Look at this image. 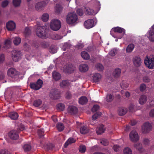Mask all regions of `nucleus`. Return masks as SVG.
Listing matches in <instances>:
<instances>
[{
  "mask_svg": "<svg viewBox=\"0 0 154 154\" xmlns=\"http://www.w3.org/2000/svg\"><path fill=\"white\" fill-rule=\"evenodd\" d=\"M48 30L45 26H38L36 30V35L42 38H45L48 37Z\"/></svg>",
  "mask_w": 154,
  "mask_h": 154,
  "instance_id": "obj_1",
  "label": "nucleus"
},
{
  "mask_svg": "<svg viewBox=\"0 0 154 154\" xmlns=\"http://www.w3.org/2000/svg\"><path fill=\"white\" fill-rule=\"evenodd\" d=\"M66 22L69 24L75 23L77 21L78 17L75 13L70 12L69 13L66 17Z\"/></svg>",
  "mask_w": 154,
  "mask_h": 154,
  "instance_id": "obj_2",
  "label": "nucleus"
},
{
  "mask_svg": "<svg viewBox=\"0 0 154 154\" xmlns=\"http://www.w3.org/2000/svg\"><path fill=\"white\" fill-rule=\"evenodd\" d=\"M50 27L52 30L54 31H57L61 27V22L59 20H53L51 22Z\"/></svg>",
  "mask_w": 154,
  "mask_h": 154,
  "instance_id": "obj_3",
  "label": "nucleus"
},
{
  "mask_svg": "<svg viewBox=\"0 0 154 154\" xmlns=\"http://www.w3.org/2000/svg\"><path fill=\"white\" fill-rule=\"evenodd\" d=\"M22 54L20 51L14 50L11 52V57L15 62L18 61L22 57Z\"/></svg>",
  "mask_w": 154,
  "mask_h": 154,
  "instance_id": "obj_4",
  "label": "nucleus"
},
{
  "mask_svg": "<svg viewBox=\"0 0 154 154\" xmlns=\"http://www.w3.org/2000/svg\"><path fill=\"white\" fill-rule=\"evenodd\" d=\"M144 63L146 66L149 69L154 68V56L148 57H146L144 60Z\"/></svg>",
  "mask_w": 154,
  "mask_h": 154,
  "instance_id": "obj_5",
  "label": "nucleus"
},
{
  "mask_svg": "<svg viewBox=\"0 0 154 154\" xmlns=\"http://www.w3.org/2000/svg\"><path fill=\"white\" fill-rule=\"evenodd\" d=\"M19 75V72L15 69L10 68V80L13 82L17 80Z\"/></svg>",
  "mask_w": 154,
  "mask_h": 154,
  "instance_id": "obj_6",
  "label": "nucleus"
},
{
  "mask_svg": "<svg viewBox=\"0 0 154 154\" xmlns=\"http://www.w3.org/2000/svg\"><path fill=\"white\" fill-rule=\"evenodd\" d=\"M152 128V126L151 124L148 122H146L142 126V131L143 133H147L151 131Z\"/></svg>",
  "mask_w": 154,
  "mask_h": 154,
  "instance_id": "obj_7",
  "label": "nucleus"
},
{
  "mask_svg": "<svg viewBox=\"0 0 154 154\" xmlns=\"http://www.w3.org/2000/svg\"><path fill=\"white\" fill-rule=\"evenodd\" d=\"M43 84V82L42 80L39 79L36 83H30L29 86L31 88L37 90L41 88Z\"/></svg>",
  "mask_w": 154,
  "mask_h": 154,
  "instance_id": "obj_8",
  "label": "nucleus"
},
{
  "mask_svg": "<svg viewBox=\"0 0 154 154\" xmlns=\"http://www.w3.org/2000/svg\"><path fill=\"white\" fill-rule=\"evenodd\" d=\"M129 137L131 140L133 142H136L139 140L138 134L134 130L130 132Z\"/></svg>",
  "mask_w": 154,
  "mask_h": 154,
  "instance_id": "obj_9",
  "label": "nucleus"
},
{
  "mask_svg": "<svg viewBox=\"0 0 154 154\" xmlns=\"http://www.w3.org/2000/svg\"><path fill=\"white\" fill-rule=\"evenodd\" d=\"M84 25L86 29H90L95 26L94 21L92 19L87 20L85 22Z\"/></svg>",
  "mask_w": 154,
  "mask_h": 154,
  "instance_id": "obj_10",
  "label": "nucleus"
},
{
  "mask_svg": "<svg viewBox=\"0 0 154 154\" xmlns=\"http://www.w3.org/2000/svg\"><path fill=\"white\" fill-rule=\"evenodd\" d=\"M133 62L134 66L137 67L140 66L142 63L141 58L138 57H135L133 58Z\"/></svg>",
  "mask_w": 154,
  "mask_h": 154,
  "instance_id": "obj_11",
  "label": "nucleus"
},
{
  "mask_svg": "<svg viewBox=\"0 0 154 154\" xmlns=\"http://www.w3.org/2000/svg\"><path fill=\"white\" fill-rule=\"evenodd\" d=\"M49 96L51 98L58 99L60 97L59 92L57 90H53L51 91Z\"/></svg>",
  "mask_w": 154,
  "mask_h": 154,
  "instance_id": "obj_12",
  "label": "nucleus"
},
{
  "mask_svg": "<svg viewBox=\"0 0 154 154\" xmlns=\"http://www.w3.org/2000/svg\"><path fill=\"white\" fill-rule=\"evenodd\" d=\"M92 78L93 81L97 83L99 82L101 80L102 76L100 74L96 73L93 75Z\"/></svg>",
  "mask_w": 154,
  "mask_h": 154,
  "instance_id": "obj_13",
  "label": "nucleus"
},
{
  "mask_svg": "<svg viewBox=\"0 0 154 154\" xmlns=\"http://www.w3.org/2000/svg\"><path fill=\"white\" fill-rule=\"evenodd\" d=\"M88 66L86 64H81L79 66V69L82 72H85L88 71Z\"/></svg>",
  "mask_w": 154,
  "mask_h": 154,
  "instance_id": "obj_14",
  "label": "nucleus"
},
{
  "mask_svg": "<svg viewBox=\"0 0 154 154\" xmlns=\"http://www.w3.org/2000/svg\"><path fill=\"white\" fill-rule=\"evenodd\" d=\"M105 130V128L103 125H98L96 129V132L98 134L104 133Z\"/></svg>",
  "mask_w": 154,
  "mask_h": 154,
  "instance_id": "obj_15",
  "label": "nucleus"
},
{
  "mask_svg": "<svg viewBox=\"0 0 154 154\" xmlns=\"http://www.w3.org/2000/svg\"><path fill=\"white\" fill-rule=\"evenodd\" d=\"M68 111L71 114H75L77 113L78 109L76 107L74 106H70L68 108Z\"/></svg>",
  "mask_w": 154,
  "mask_h": 154,
  "instance_id": "obj_16",
  "label": "nucleus"
},
{
  "mask_svg": "<svg viewBox=\"0 0 154 154\" xmlns=\"http://www.w3.org/2000/svg\"><path fill=\"white\" fill-rule=\"evenodd\" d=\"M147 100V97L145 95H142L140 97L139 99V103L141 105H143L145 104Z\"/></svg>",
  "mask_w": 154,
  "mask_h": 154,
  "instance_id": "obj_17",
  "label": "nucleus"
},
{
  "mask_svg": "<svg viewBox=\"0 0 154 154\" xmlns=\"http://www.w3.org/2000/svg\"><path fill=\"white\" fill-rule=\"evenodd\" d=\"M17 132L15 130H12L10 132V138L13 140H16L18 138Z\"/></svg>",
  "mask_w": 154,
  "mask_h": 154,
  "instance_id": "obj_18",
  "label": "nucleus"
},
{
  "mask_svg": "<svg viewBox=\"0 0 154 154\" xmlns=\"http://www.w3.org/2000/svg\"><path fill=\"white\" fill-rule=\"evenodd\" d=\"M45 6L44 2H38L36 3L35 5V8L37 10L42 9V7Z\"/></svg>",
  "mask_w": 154,
  "mask_h": 154,
  "instance_id": "obj_19",
  "label": "nucleus"
},
{
  "mask_svg": "<svg viewBox=\"0 0 154 154\" xmlns=\"http://www.w3.org/2000/svg\"><path fill=\"white\" fill-rule=\"evenodd\" d=\"M113 30L115 32L119 33H123L124 34L125 32V30L124 29L119 27H115L113 29Z\"/></svg>",
  "mask_w": 154,
  "mask_h": 154,
  "instance_id": "obj_20",
  "label": "nucleus"
},
{
  "mask_svg": "<svg viewBox=\"0 0 154 154\" xmlns=\"http://www.w3.org/2000/svg\"><path fill=\"white\" fill-rule=\"evenodd\" d=\"M118 112L119 115L121 116H123L127 112V109L126 108L121 107L119 108Z\"/></svg>",
  "mask_w": 154,
  "mask_h": 154,
  "instance_id": "obj_21",
  "label": "nucleus"
},
{
  "mask_svg": "<svg viewBox=\"0 0 154 154\" xmlns=\"http://www.w3.org/2000/svg\"><path fill=\"white\" fill-rule=\"evenodd\" d=\"M79 101L80 104L84 105L88 102V100L85 97L82 96L79 98Z\"/></svg>",
  "mask_w": 154,
  "mask_h": 154,
  "instance_id": "obj_22",
  "label": "nucleus"
},
{
  "mask_svg": "<svg viewBox=\"0 0 154 154\" xmlns=\"http://www.w3.org/2000/svg\"><path fill=\"white\" fill-rule=\"evenodd\" d=\"M154 27V25H153L152 26V29L150 30V31L149 32V39L151 42H154V38L152 37V36L154 34V29H153V28Z\"/></svg>",
  "mask_w": 154,
  "mask_h": 154,
  "instance_id": "obj_23",
  "label": "nucleus"
},
{
  "mask_svg": "<svg viewBox=\"0 0 154 154\" xmlns=\"http://www.w3.org/2000/svg\"><path fill=\"white\" fill-rule=\"evenodd\" d=\"M52 76L53 79L55 80H58L60 79L61 78L60 74L56 72H52Z\"/></svg>",
  "mask_w": 154,
  "mask_h": 154,
  "instance_id": "obj_24",
  "label": "nucleus"
},
{
  "mask_svg": "<svg viewBox=\"0 0 154 154\" xmlns=\"http://www.w3.org/2000/svg\"><path fill=\"white\" fill-rule=\"evenodd\" d=\"M75 140L73 138H69L65 143L64 146L66 147L69 145L75 143Z\"/></svg>",
  "mask_w": 154,
  "mask_h": 154,
  "instance_id": "obj_25",
  "label": "nucleus"
},
{
  "mask_svg": "<svg viewBox=\"0 0 154 154\" xmlns=\"http://www.w3.org/2000/svg\"><path fill=\"white\" fill-rule=\"evenodd\" d=\"M56 127L59 131H61L64 130V126L63 123L61 122H58L56 125Z\"/></svg>",
  "mask_w": 154,
  "mask_h": 154,
  "instance_id": "obj_26",
  "label": "nucleus"
},
{
  "mask_svg": "<svg viewBox=\"0 0 154 154\" xmlns=\"http://www.w3.org/2000/svg\"><path fill=\"white\" fill-rule=\"evenodd\" d=\"M81 55L82 58L85 60H88L90 58L89 55L87 52L85 51L81 52Z\"/></svg>",
  "mask_w": 154,
  "mask_h": 154,
  "instance_id": "obj_27",
  "label": "nucleus"
},
{
  "mask_svg": "<svg viewBox=\"0 0 154 154\" xmlns=\"http://www.w3.org/2000/svg\"><path fill=\"white\" fill-rule=\"evenodd\" d=\"M21 39L18 37H15L14 38L13 42L15 45H19L21 42Z\"/></svg>",
  "mask_w": 154,
  "mask_h": 154,
  "instance_id": "obj_28",
  "label": "nucleus"
},
{
  "mask_svg": "<svg viewBox=\"0 0 154 154\" xmlns=\"http://www.w3.org/2000/svg\"><path fill=\"white\" fill-rule=\"evenodd\" d=\"M121 73V70L120 69L118 68L116 69L113 72V75L115 77L117 78L120 75Z\"/></svg>",
  "mask_w": 154,
  "mask_h": 154,
  "instance_id": "obj_29",
  "label": "nucleus"
},
{
  "mask_svg": "<svg viewBox=\"0 0 154 154\" xmlns=\"http://www.w3.org/2000/svg\"><path fill=\"white\" fill-rule=\"evenodd\" d=\"M88 131V128L85 126H83L80 128V132L82 134H85Z\"/></svg>",
  "mask_w": 154,
  "mask_h": 154,
  "instance_id": "obj_30",
  "label": "nucleus"
},
{
  "mask_svg": "<svg viewBox=\"0 0 154 154\" xmlns=\"http://www.w3.org/2000/svg\"><path fill=\"white\" fill-rule=\"evenodd\" d=\"M134 48V45L133 44L129 45L127 48L126 51L127 53H130L132 51Z\"/></svg>",
  "mask_w": 154,
  "mask_h": 154,
  "instance_id": "obj_31",
  "label": "nucleus"
},
{
  "mask_svg": "<svg viewBox=\"0 0 154 154\" xmlns=\"http://www.w3.org/2000/svg\"><path fill=\"white\" fill-rule=\"evenodd\" d=\"M114 98L113 96L110 94H108L106 96V100L108 102L112 101Z\"/></svg>",
  "mask_w": 154,
  "mask_h": 154,
  "instance_id": "obj_32",
  "label": "nucleus"
},
{
  "mask_svg": "<svg viewBox=\"0 0 154 154\" xmlns=\"http://www.w3.org/2000/svg\"><path fill=\"white\" fill-rule=\"evenodd\" d=\"M18 117V114L15 112H12L10 113V118L13 120L17 119Z\"/></svg>",
  "mask_w": 154,
  "mask_h": 154,
  "instance_id": "obj_33",
  "label": "nucleus"
},
{
  "mask_svg": "<svg viewBox=\"0 0 154 154\" xmlns=\"http://www.w3.org/2000/svg\"><path fill=\"white\" fill-rule=\"evenodd\" d=\"M134 147L140 152L143 151V149L142 147V145L138 143H137L134 144Z\"/></svg>",
  "mask_w": 154,
  "mask_h": 154,
  "instance_id": "obj_34",
  "label": "nucleus"
},
{
  "mask_svg": "<svg viewBox=\"0 0 154 154\" xmlns=\"http://www.w3.org/2000/svg\"><path fill=\"white\" fill-rule=\"evenodd\" d=\"M62 10V7L59 4L57 5L55 8V12L59 14L61 11Z\"/></svg>",
  "mask_w": 154,
  "mask_h": 154,
  "instance_id": "obj_35",
  "label": "nucleus"
},
{
  "mask_svg": "<svg viewBox=\"0 0 154 154\" xmlns=\"http://www.w3.org/2000/svg\"><path fill=\"white\" fill-rule=\"evenodd\" d=\"M85 13L88 15H92L94 14V12L93 10L90 8H88L86 9Z\"/></svg>",
  "mask_w": 154,
  "mask_h": 154,
  "instance_id": "obj_36",
  "label": "nucleus"
},
{
  "mask_svg": "<svg viewBox=\"0 0 154 154\" xmlns=\"http://www.w3.org/2000/svg\"><path fill=\"white\" fill-rule=\"evenodd\" d=\"M101 115V113L100 112H98L92 116V120L93 121L96 120L98 117H100Z\"/></svg>",
  "mask_w": 154,
  "mask_h": 154,
  "instance_id": "obj_37",
  "label": "nucleus"
},
{
  "mask_svg": "<svg viewBox=\"0 0 154 154\" xmlns=\"http://www.w3.org/2000/svg\"><path fill=\"white\" fill-rule=\"evenodd\" d=\"M69 85V82L66 80H63L60 83V86L61 87H64Z\"/></svg>",
  "mask_w": 154,
  "mask_h": 154,
  "instance_id": "obj_38",
  "label": "nucleus"
},
{
  "mask_svg": "<svg viewBox=\"0 0 154 154\" xmlns=\"http://www.w3.org/2000/svg\"><path fill=\"white\" fill-rule=\"evenodd\" d=\"M62 36L57 34H54L51 35V38L54 40H57L62 38Z\"/></svg>",
  "mask_w": 154,
  "mask_h": 154,
  "instance_id": "obj_39",
  "label": "nucleus"
},
{
  "mask_svg": "<svg viewBox=\"0 0 154 154\" xmlns=\"http://www.w3.org/2000/svg\"><path fill=\"white\" fill-rule=\"evenodd\" d=\"M124 154H132L131 150L128 147L125 148L123 150Z\"/></svg>",
  "mask_w": 154,
  "mask_h": 154,
  "instance_id": "obj_40",
  "label": "nucleus"
},
{
  "mask_svg": "<svg viewBox=\"0 0 154 154\" xmlns=\"http://www.w3.org/2000/svg\"><path fill=\"white\" fill-rule=\"evenodd\" d=\"M49 17V15L48 14H44L42 15V19L43 21L46 22L48 20Z\"/></svg>",
  "mask_w": 154,
  "mask_h": 154,
  "instance_id": "obj_41",
  "label": "nucleus"
},
{
  "mask_svg": "<svg viewBox=\"0 0 154 154\" xmlns=\"http://www.w3.org/2000/svg\"><path fill=\"white\" fill-rule=\"evenodd\" d=\"M42 103V101L39 100H35L33 103V104L36 107H38L41 105Z\"/></svg>",
  "mask_w": 154,
  "mask_h": 154,
  "instance_id": "obj_42",
  "label": "nucleus"
},
{
  "mask_svg": "<svg viewBox=\"0 0 154 154\" xmlns=\"http://www.w3.org/2000/svg\"><path fill=\"white\" fill-rule=\"evenodd\" d=\"M24 151L25 152H27L30 151L31 148L30 145L28 144H25L23 146Z\"/></svg>",
  "mask_w": 154,
  "mask_h": 154,
  "instance_id": "obj_43",
  "label": "nucleus"
},
{
  "mask_svg": "<svg viewBox=\"0 0 154 154\" xmlns=\"http://www.w3.org/2000/svg\"><path fill=\"white\" fill-rule=\"evenodd\" d=\"M21 2V0H13V3L15 7L20 6Z\"/></svg>",
  "mask_w": 154,
  "mask_h": 154,
  "instance_id": "obj_44",
  "label": "nucleus"
},
{
  "mask_svg": "<svg viewBox=\"0 0 154 154\" xmlns=\"http://www.w3.org/2000/svg\"><path fill=\"white\" fill-rule=\"evenodd\" d=\"M16 27V24L14 22L12 21H10V31L15 29Z\"/></svg>",
  "mask_w": 154,
  "mask_h": 154,
  "instance_id": "obj_45",
  "label": "nucleus"
},
{
  "mask_svg": "<svg viewBox=\"0 0 154 154\" xmlns=\"http://www.w3.org/2000/svg\"><path fill=\"white\" fill-rule=\"evenodd\" d=\"M57 109L60 110H63L65 108L64 105L63 103H59L57 105Z\"/></svg>",
  "mask_w": 154,
  "mask_h": 154,
  "instance_id": "obj_46",
  "label": "nucleus"
},
{
  "mask_svg": "<svg viewBox=\"0 0 154 154\" xmlns=\"http://www.w3.org/2000/svg\"><path fill=\"white\" fill-rule=\"evenodd\" d=\"M24 33L26 36H28L31 34V30L29 28L26 27L25 29Z\"/></svg>",
  "mask_w": 154,
  "mask_h": 154,
  "instance_id": "obj_47",
  "label": "nucleus"
},
{
  "mask_svg": "<svg viewBox=\"0 0 154 154\" xmlns=\"http://www.w3.org/2000/svg\"><path fill=\"white\" fill-rule=\"evenodd\" d=\"M128 85V84L125 82H123L121 84V87L123 88H127Z\"/></svg>",
  "mask_w": 154,
  "mask_h": 154,
  "instance_id": "obj_48",
  "label": "nucleus"
},
{
  "mask_svg": "<svg viewBox=\"0 0 154 154\" xmlns=\"http://www.w3.org/2000/svg\"><path fill=\"white\" fill-rule=\"evenodd\" d=\"M96 67L99 71H101L103 69V66L100 64H98L96 66Z\"/></svg>",
  "mask_w": 154,
  "mask_h": 154,
  "instance_id": "obj_49",
  "label": "nucleus"
},
{
  "mask_svg": "<svg viewBox=\"0 0 154 154\" xmlns=\"http://www.w3.org/2000/svg\"><path fill=\"white\" fill-rule=\"evenodd\" d=\"M65 96L66 99H70L72 97V95L70 92L67 91L66 92Z\"/></svg>",
  "mask_w": 154,
  "mask_h": 154,
  "instance_id": "obj_50",
  "label": "nucleus"
},
{
  "mask_svg": "<svg viewBox=\"0 0 154 154\" xmlns=\"http://www.w3.org/2000/svg\"><path fill=\"white\" fill-rule=\"evenodd\" d=\"M86 150V147L85 146L82 145L80 146L79 151L81 153H84Z\"/></svg>",
  "mask_w": 154,
  "mask_h": 154,
  "instance_id": "obj_51",
  "label": "nucleus"
},
{
  "mask_svg": "<svg viewBox=\"0 0 154 154\" xmlns=\"http://www.w3.org/2000/svg\"><path fill=\"white\" fill-rule=\"evenodd\" d=\"M101 143L103 145L106 146L108 144V142L107 140L103 139L100 140Z\"/></svg>",
  "mask_w": 154,
  "mask_h": 154,
  "instance_id": "obj_52",
  "label": "nucleus"
},
{
  "mask_svg": "<svg viewBox=\"0 0 154 154\" xmlns=\"http://www.w3.org/2000/svg\"><path fill=\"white\" fill-rule=\"evenodd\" d=\"M117 50L116 49H113L112 50L109 52V55L112 56H115Z\"/></svg>",
  "mask_w": 154,
  "mask_h": 154,
  "instance_id": "obj_53",
  "label": "nucleus"
},
{
  "mask_svg": "<svg viewBox=\"0 0 154 154\" xmlns=\"http://www.w3.org/2000/svg\"><path fill=\"white\" fill-rule=\"evenodd\" d=\"M99 108V106L98 105H94L92 109V111L95 112L97 111Z\"/></svg>",
  "mask_w": 154,
  "mask_h": 154,
  "instance_id": "obj_54",
  "label": "nucleus"
},
{
  "mask_svg": "<svg viewBox=\"0 0 154 154\" xmlns=\"http://www.w3.org/2000/svg\"><path fill=\"white\" fill-rule=\"evenodd\" d=\"M113 149L115 151L118 152L121 149V148L117 145H115L113 146Z\"/></svg>",
  "mask_w": 154,
  "mask_h": 154,
  "instance_id": "obj_55",
  "label": "nucleus"
},
{
  "mask_svg": "<svg viewBox=\"0 0 154 154\" xmlns=\"http://www.w3.org/2000/svg\"><path fill=\"white\" fill-rule=\"evenodd\" d=\"M38 134L40 137H41L44 135V131L43 129H40L38 131Z\"/></svg>",
  "mask_w": 154,
  "mask_h": 154,
  "instance_id": "obj_56",
  "label": "nucleus"
},
{
  "mask_svg": "<svg viewBox=\"0 0 154 154\" xmlns=\"http://www.w3.org/2000/svg\"><path fill=\"white\" fill-rule=\"evenodd\" d=\"M77 13L79 15L82 16L83 14V12L82 9H78L77 10Z\"/></svg>",
  "mask_w": 154,
  "mask_h": 154,
  "instance_id": "obj_57",
  "label": "nucleus"
},
{
  "mask_svg": "<svg viewBox=\"0 0 154 154\" xmlns=\"http://www.w3.org/2000/svg\"><path fill=\"white\" fill-rule=\"evenodd\" d=\"M143 142L144 145H146L149 143V140L147 138H145L143 140Z\"/></svg>",
  "mask_w": 154,
  "mask_h": 154,
  "instance_id": "obj_58",
  "label": "nucleus"
},
{
  "mask_svg": "<svg viewBox=\"0 0 154 154\" xmlns=\"http://www.w3.org/2000/svg\"><path fill=\"white\" fill-rule=\"evenodd\" d=\"M146 88V86L144 84H141L140 87V90L141 91H143Z\"/></svg>",
  "mask_w": 154,
  "mask_h": 154,
  "instance_id": "obj_59",
  "label": "nucleus"
},
{
  "mask_svg": "<svg viewBox=\"0 0 154 154\" xmlns=\"http://www.w3.org/2000/svg\"><path fill=\"white\" fill-rule=\"evenodd\" d=\"M8 4V2L7 1H5L2 2V6L3 7H5Z\"/></svg>",
  "mask_w": 154,
  "mask_h": 154,
  "instance_id": "obj_60",
  "label": "nucleus"
},
{
  "mask_svg": "<svg viewBox=\"0 0 154 154\" xmlns=\"http://www.w3.org/2000/svg\"><path fill=\"white\" fill-rule=\"evenodd\" d=\"M143 81L145 82H148L150 81V79L148 77L145 76L143 78Z\"/></svg>",
  "mask_w": 154,
  "mask_h": 154,
  "instance_id": "obj_61",
  "label": "nucleus"
},
{
  "mask_svg": "<svg viewBox=\"0 0 154 154\" xmlns=\"http://www.w3.org/2000/svg\"><path fill=\"white\" fill-rule=\"evenodd\" d=\"M149 116L151 117H154V109H152L150 111Z\"/></svg>",
  "mask_w": 154,
  "mask_h": 154,
  "instance_id": "obj_62",
  "label": "nucleus"
},
{
  "mask_svg": "<svg viewBox=\"0 0 154 154\" xmlns=\"http://www.w3.org/2000/svg\"><path fill=\"white\" fill-rule=\"evenodd\" d=\"M10 41L9 40L7 39L5 41V45L4 48H7V46L9 45Z\"/></svg>",
  "mask_w": 154,
  "mask_h": 154,
  "instance_id": "obj_63",
  "label": "nucleus"
},
{
  "mask_svg": "<svg viewBox=\"0 0 154 154\" xmlns=\"http://www.w3.org/2000/svg\"><path fill=\"white\" fill-rule=\"evenodd\" d=\"M8 151L6 149L0 150V154H7Z\"/></svg>",
  "mask_w": 154,
  "mask_h": 154,
  "instance_id": "obj_64",
  "label": "nucleus"
}]
</instances>
